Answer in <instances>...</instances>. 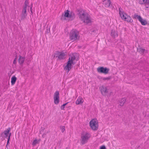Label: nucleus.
I'll use <instances>...</instances> for the list:
<instances>
[{
    "mask_svg": "<svg viewBox=\"0 0 149 149\" xmlns=\"http://www.w3.org/2000/svg\"><path fill=\"white\" fill-rule=\"evenodd\" d=\"M97 71L99 72L102 73V67H100L97 68Z\"/></svg>",
    "mask_w": 149,
    "mask_h": 149,
    "instance_id": "a878e982",
    "label": "nucleus"
},
{
    "mask_svg": "<svg viewBox=\"0 0 149 149\" xmlns=\"http://www.w3.org/2000/svg\"><path fill=\"white\" fill-rule=\"evenodd\" d=\"M17 57H16L13 60V63L14 64H16V63L17 62H16V60H17Z\"/></svg>",
    "mask_w": 149,
    "mask_h": 149,
    "instance_id": "473e14b6",
    "label": "nucleus"
},
{
    "mask_svg": "<svg viewBox=\"0 0 149 149\" xmlns=\"http://www.w3.org/2000/svg\"><path fill=\"white\" fill-rule=\"evenodd\" d=\"M27 16V14L23 13H22L21 19L22 20L25 19Z\"/></svg>",
    "mask_w": 149,
    "mask_h": 149,
    "instance_id": "4be33fe9",
    "label": "nucleus"
},
{
    "mask_svg": "<svg viewBox=\"0 0 149 149\" xmlns=\"http://www.w3.org/2000/svg\"><path fill=\"white\" fill-rule=\"evenodd\" d=\"M38 142L37 139H36L33 141L32 143V145L33 146L35 145L36 144L38 143Z\"/></svg>",
    "mask_w": 149,
    "mask_h": 149,
    "instance_id": "7c9ffc66",
    "label": "nucleus"
},
{
    "mask_svg": "<svg viewBox=\"0 0 149 149\" xmlns=\"http://www.w3.org/2000/svg\"><path fill=\"white\" fill-rule=\"evenodd\" d=\"M65 56V54L63 53H61L60 52L58 56V58L59 60H61L62 59H63L64 58Z\"/></svg>",
    "mask_w": 149,
    "mask_h": 149,
    "instance_id": "412c9836",
    "label": "nucleus"
},
{
    "mask_svg": "<svg viewBox=\"0 0 149 149\" xmlns=\"http://www.w3.org/2000/svg\"><path fill=\"white\" fill-rule=\"evenodd\" d=\"M126 101V99L125 98L121 99L119 101V104L120 106H123Z\"/></svg>",
    "mask_w": 149,
    "mask_h": 149,
    "instance_id": "a211bd4d",
    "label": "nucleus"
},
{
    "mask_svg": "<svg viewBox=\"0 0 149 149\" xmlns=\"http://www.w3.org/2000/svg\"><path fill=\"white\" fill-rule=\"evenodd\" d=\"M17 78L15 76H13L11 78V83L12 85H14L15 83Z\"/></svg>",
    "mask_w": 149,
    "mask_h": 149,
    "instance_id": "6ab92c4d",
    "label": "nucleus"
},
{
    "mask_svg": "<svg viewBox=\"0 0 149 149\" xmlns=\"http://www.w3.org/2000/svg\"><path fill=\"white\" fill-rule=\"evenodd\" d=\"M45 128L44 127H41V130L40 132H43V131L44 130Z\"/></svg>",
    "mask_w": 149,
    "mask_h": 149,
    "instance_id": "c9c22d12",
    "label": "nucleus"
},
{
    "mask_svg": "<svg viewBox=\"0 0 149 149\" xmlns=\"http://www.w3.org/2000/svg\"><path fill=\"white\" fill-rule=\"evenodd\" d=\"M146 1L147 2V3L148 4H149V0H146Z\"/></svg>",
    "mask_w": 149,
    "mask_h": 149,
    "instance_id": "79ce46f5",
    "label": "nucleus"
},
{
    "mask_svg": "<svg viewBox=\"0 0 149 149\" xmlns=\"http://www.w3.org/2000/svg\"><path fill=\"white\" fill-rule=\"evenodd\" d=\"M80 19L87 24L91 22L90 16L87 13L83 17V19Z\"/></svg>",
    "mask_w": 149,
    "mask_h": 149,
    "instance_id": "1a4fd4ad",
    "label": "nucleus"
},
{
    "mask_svg": "<svg viewBox=\"0 0 149 149\" xmlns=\"http://www.w3.org/2000/svg\"><path fill=\"white\" fill-rule=\"evenodd\" d=\"M54 102L55 104H57L59 102V92L56 91L54 95Z\"/></svg>",
    "mask_w": 149,
    "mask_h": 149,
    "instance_id": "9d476101",
    "label": "nucleus"
},
{
    "mask_svg": "<svg viewBox=\"0 0 149 149\" xmlns=\"http://www.w3.org/2000/svg\"><path fill=\"white\" fill-rule=\"evenodd\" d=\"M10 139H9V138H8L7 141V144L6 145V147L8 148V146H9V141H10Z\"/></svg>",
    "mask_w": 149,
    "mask_h": 149,
    "instance_id": "2f4dec72",
    "label": "nucleus"
},
{
    "mask_svg": "<svg viewBox=\"0 0 149 149\" xmlns=\"http://www.w3.org/2000/svg\"><path fill=\"white\" fill-rule=\"evenodd\" d=\"M46 133H44L42 135V137L43 138H44L45 137V136L46 135Z\"/></svg>",
    "mask_w": 149,
    "mask_h": 149,
    "instance_id": "4c0bfd02",
    "label": "nucleus"
},
{
    "mask_svg": "<svg viewBox=\"0 0 149 149\" xmlns=\"http://www.w3.org/2000/svg\"><path fill=\"white\" fill-rule=\"evenodd\" d=\"M121 10H122V8H119V14L122 19L127 22H132L133 20L131 19V17L130 16L127 15V14L124 13L123 11H121Z\"/></svg>",
    "mask_w": 149,
    "mask_h": 149,
    "instance_id": "7ed1b4c3",
    "label": "nucleus"
},
{
    "mask_svg": "<svg viewBox=\"0 0 149 149\" xmlns=\"http://www.w3.org/2000/svg\"><path fill=\"white\" fill-rule=\"evenodd\" d=\"M69 12L68 10L65 11L64 14H62L61 17V20H65L66 19V17L69 18L71 20H72L75 17L74 13L72 12H71L70 13Z\"/></svg>",
    "mask_w": 149,
    "mask_h": 149,
    "instance_id": "f03ea898",
    "label": "nucleus"
},
{
    "mask_svg": "<svg viewBox=\"0 0 149 149\" xmlns=\"http://www.w3.org/2000/svg\"><path fill=\"white\" fill-rule=\"evenodd\" d=\"M11 130V128L10 127H8L7 130L4 131L2 132L1 134V136L3 137H8L10 139V136L11 134V133L10 132Z\"/></svg>",
    "mask_w": 149,
    "mask_h": 149,
    "instance_id": "6e6552de",
    "label": "nucleus"
},
{
    "mask_svg": "<svg viewBox=\"0 0 149 149\" xmlns=\"http://www.w3.org/2000/svg\"><path fill=\"white\" fill-rule=\"evenodd\" d=\"M133 18L137 19L143 25H145L147 24V21L145 19H143L140 15L134 14V15Z\"/></svg>",
    "mask_w": 149,
    "mask_h": 149,
    "instance_id": "0eeeda50",
    "label": "nucleus"
},
{
    "mask_svg": "<svg viewBox=\"0 0 149 149\" xmlns=\"http://www.w3.org/2000/svg\"><path fill=\"white\" fill-rule=\"evenodd\" d=\"M60 53V52H56L54 54V57H56V58L58 57V56Z\"/></svg>",
    "mask_w": 149,
    "mask_h": 149,
    "instance_id": "c85d7f7f",
    "label": "nucleus"
},
{
    "mask_svg": "<svg viewBox=\"0 0 149 149\" xmlns=\"http://www.w3.org/2000/svg\"><path fill=\"white\" fill-rule=\"evenodd\" d=\"M48 132H47V133H48Z\"/></svg>",
    "mask_w": 149,
    "mask_h": 149,
    "instance_id": "a18cd8bd",
    "label": "nucleus"
},
{
    "mask_svg": "<svg viewBox=\"0 0 149 149\" xmlns=\"http://www.w3.org/2000/svg\"><path fill=\"white\" fill-rule=\"evenodd\" d=\"M145 5L146 6V8H149V5L148 6V4H146Z\"/></svg>",
    "mask_w": 149,
    "mask_h": 149,
    "instance_id": "58836bf2",
    "label": "nucleus"
},
{
    "mask_svg": "<svg viewBox=\"0 0 149 149\" xmlns=\"http://www.w3.org/2000/svg\"><path fill=\"white\" fill-rule=\"evenodd\" d=\"M31 13H33V12H32V10H31Z\"/></svg>",
    "mask_w": 149,
    "mask_h": 149,
    "instance_id": "c03bdc74",
    "label": "nucleus"
},
{
    "mask_svg": "<svg viewBox=\"0 0 149 149\" xmlns=\"http://www.w3.org/2000/svg\"><path fill=\"white\" fill-rule=\"evenodd\" d=\"M77 60L76 59V57L75 54H72L69 56L68 60L67 62L66 66L64 68V70H68L67 72H68L71 70L72 65H74L76 63L74 62V61Z\"/></svg>",
    "mask_w": 149,
    "mask_h": 149,
    "instance_id": "f257e3e1",
    "label": "nucleus"
},
{
    "mask_svg": "<svg viewBox=\"0 0 149 149\" xmlns=\"http://www.w3.org/2000/svg\"><path fill=\"white\" fill-rule=\"evenodd\" d=\"M77 13L80 19H83V17L87 13L81 9H77Z\"/></svg>",
    "mask_w": 149,
    "mask_h": 149,
    "instance_id": "9b49d317",
    "label": "nucleus"
},
{
    "mask_svg": "<svg viewBox=\"0 0 149 149\" xmlns=\"http://www.w3.org/2000/svg\"><path fill=\"white\" fill-rule=\"evenodd\" d=\"M97 31V30L96 29H94L93 30H92L91 31V34H93V33H96V32Z\"/></svg>",
    "mask_w": 149,
    "mask_h": 149,
    "instance_id": "72a5a7b5",
    "label": "nucleus"
},
{
    "mask_svg": "<svg viewBox=\"0 0 149 149\" xmlns=\"http://www.w3.org/2000/svg\"><path fill=\"white\" fill-rule=\"evenodd\" d=\"M146 0H139V3L140 4H148L147 2L146 1Z\"/></svg>",
    "mask_w": 149,
    "mask_h": 149,
    "instance_id": "5701e85b",
    "label": "nucleus"
},
{
    "mask_svg": "<svg viewBox=\"0 0 149 149\" xmlns=\"http://www.w3.org/2000/svg\"><path fill=\"white\" fill-rule=\"evenodd\" d=\"M90 136V134L87 132L85 134H81L80 140L81 144L82 145H83L86 143Z\"/></svg>",
    "mask_w": 149,
    "mask_h": 149,
    "instance_id": "39448f33",
    "label": "nucleus"
},
{
    "mask_svg": "<svg viewBox=\"0 0 149 149\" xmlns=\"http://www.w3.org/2000/svg\"><path fill=\"white\" fill-rule=\"evenodd\" d=\"M103 149H106V147L104 145H103Z\"/></svg>",
    "mask_w": 149,
    "mask_h": 149,
    "instance_id": "a19ab883",
    "label": "nucleus"
},
{
    "mask_svg": "<svg viewBox=\"0 0 149 149\" xmlns=\"http://www.w3.org/2000/svg\"><path fill=\"white\" fill-rule=\"evenodd\" d=\"M111 3L110 0H107L106 1H103V4L106 7H108L109 6Z\"/></svg>",
    "mask_w": 149,
    "mask_h": 149,
    "instance_id": "2eb2a0df",
    "label": "nucleus"
},
{
    "mask_svg": "<svg viewBox=\"0 0 149 149\" xmlns=\"http://www.w3.org/2000/svg\"><path fill=\"white\" fill-rule=\"evenodd\" d=\"M100 149H102V146H100Z\"/></svg>",
    "mask_w": 149,
    "mask_h": 149,
    "instance_id": "37998d69",
    "label": "nucleus"
},
{
    "mask_svg": "<svg viewBox=\"0 0 149 149\" xmlns=\"http://www.w3.org/2000/svg\"><path fill=\"white\" fill-rule=\"evenodd\" d=\"M25 60V57L19 56V58L18 59V62L20 65H22L24 63Z\"/></svg>",
    "mask_w": 149,
    "mask_h": 149,
    "instance_id": "ddd939ff",
    "label": "nucleus"
},
{
    "mask_svg": "<svg viewBox=\"0 0 149 149\" xmlns=\"http://www.w3.org/2000/svg\"><path fill=\"white\" fill-rule=\"evenodd\" d=\"M100 91L101 94H102V86H100Z\"/></svg>",
    "mask_w": 149,
    "mask_h": 149,
    "instance_id": "f704fd0d",
    "label": "nucleus"
},
{
    "mask_svg": "<svg viewBox=\"0 0 149 149\" xmlns=\"http://www.w3.org/2000/svg\"><path fill=\"white\" fill-rule=\"evenodd\" d=\"M26 9L27 8L23 7L22 13H23L27 14Z\"/></svg>",
    "mask_w": 149,
    "mask_h": 149,
    "instance_id": "b1692460",
    "label": "nucleus"
},
{
    "mask_svg": "<svg viewBox=\"0 0 149 149\" xmlns=\"http://www.w3.org/2000/svg\"><path fill=\"white\" fill-rule=\"evenodd\" d=\"M109 68H107L106 67L104 68L103 67V74H106L108 73L109 71Z\"/></svg>",
    "mask_w": 149,
    "mask_h": 149,
    "instance_id": "aec40b11",
    "label": "nucleus"
},
{
    "mask_svg": "<svg viewBox=\"0 0 149 149\" xmlns=\"http://www.w3.org/2000/svg\"><path fill=\"white\" fill-rule=\"evenodd\" d=\"M111 36L114 38L118 36L117 31L114 30H111Z\"/></svg>",
    "mask_w": 149,
    "mask_h": 149,
    "instance_id": "4468645a",
    "label": "nucleus"
},
{
    "mask_svg": "<svg viewBox=\"0 0 149 149\" xmlns=\"http://www.w3.org/2000/svg\"><path fill=\"white\" fill-rule=\"evenodd\" d=\"M68 102H67L66 103L63 104L62 105L61 107V110H65L64 108L65 106L68 103Z\"/></svg>",
    "mask_w": 149,
    "mask_h": 149,
    "instance_id": "393cba45",
    "label": "nucleus"
},
{
    "mask_svg": "<svg viewBox=\"0 0 149 149\" xmlns=\"http://www.w3.org/2000/svg\"><path fill=\"white\" fill-rule=\"evenodd\" d=\"M103 92L105 95L108 96H110L111 95L112 92L109 88H108L107 87H105L104 88L103 87Z\"/></svg>",
    "mask_w": 149,
    "mask_h": 149,
    "instance_id": "f8f14e48",
    "label": "nucleus"
},
{
    "mask_svg": "<svg viewBox=\"0 0 149 149\" xmlns=\"http://www.w3.org/2000/svg\"><path fill=\"white\" fill-rule=\"evenodd\" d=\"M24 5L23 6V7L27 8V6H28L29 4L28 1L26 0L24 2Z\"/></svg>",
    "mask_w": 149,
    "mask_h": 149,
    "instance_id": "cd10ccee",
    "label": "nucleus"
},
{
    "mask_svg": "<svg viewBox=\"0 0 149 149\" xmlns=\"http://www.w3.org/2000/svg\"><path fill=\"white\" fill-rule=\"evenodd\" d=\"M32 6H33V4H32V3H31V8H30V10H32Z\"/></svg>",
    "mask_w": 149,
    "mask_h": 149,
    "instance_id": "ea45409f",
    "label": "nucleus"
},
{
    "mask_svg": "<svg viewBox=\"0 0 149 149\" xmlns=\"http://www.w3.org/2000/svg\"><path fill=\"white\" fill-rule=\"evenodd\" d=\"M98 123L96 119H92L89 123L90 127L93 130H97L98 127Z\"/></svg>",
    "mask_w": 149,
    "mask_h": 149,
    "instance_id": "423d86ee",
    "label": "nucleus"
},
{
    "mask_svg": "<svg viewBox=\"0 0 149 149\" xmlns=\"http://www.w3.org/2000/svg\"><path fill=\"white\" fill-rule=\"evenodd\" d=\"M84 100L81 97H79L76 102V104H79L82 103L83 102Z\"/></svg>",
    "mask_w": 149,
    "mask_h": 149,
    "instance_id": "dca6fc26",
    "label": "nucleus"
},
{
    "mask_svg": "<svg viewBox=\"0 0 149 149\" xmlns=\"http://www.w3.org/2000/svg\"><path fill=\"white\" fill-rule=\"evenodd\" d=\"M47 33H48L50 32V28H49L48 29V28L47 27Z\"/></svg>",
    "mask_w": 149,
    "mask_h": 149,
    "instance_id": "e433bc0d",
    "label": "nucleus"
},
{
    "mask_svg": "<svg viewBox=\"0 0 149 149\" xmlns=\"http://www.w3.org/2000/svg\"><path fill=\"white\" fill-rule=\"evenodd\" d=\"M79 32L76 29H72L70 33V39L71 40H76L79 38Z\"/></svg>",
    "mask_w": 149,
    "mask_h": 149,
    "instance_id": "20e7f679",
    "label": "nucleus"
},
{
    "mask_svg": "<svg viewBox=\"0 0 149 149\" xmlns=\"http://www.w3.org/2000/svg\"><path fill=\"white\" fill-rule=\"evenodd\" d=\"M60 128L61 130V131L62 132H63L65 130V127L64 126H60Z\"/></svg>",
    "mask_w": 149,
    "mask_h": 149,
    "instance_id": "bb28decb",
    "label": "nucleus"
},
{
    "mask_svg": "<svg viewBox=\"0 0 149 149\" xmlns=\"http://www.w3.org/2000/svg\"><path fill=\"white\" fill-rule=\"evenodd\" d=\"M137 51L141 54H143L145 52H148V51L145 49H143L142 48H137Z\"/></svg>",
    "mask_w": 149,
    "mask_h": 149,
    "instance_id": "f3484780",
    "label": "nucleus"
},
{
    "mask_svg": "<svg viewBox=\"0 0 149 149\" xmlns=\"http://www.w3.org/2000/svg\"><path fill=\"white\" fill-rule=\"evenodd\" d=\"M111 76H109L106 77H103V80H109L111 79Z\"/></svg>",
    "mask_w": 149,
    "mask_h": 149,
    "instance_id": "c756f323",
    "label": "nucleus"
}]
</instances>
